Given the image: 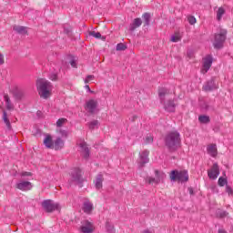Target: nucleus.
Returning a JSON list of instances; mask_svg holds the SVG:
<instances>
[{
  "label": "nucleus",
  "mask_w": 233,
  "mask_h": 233,
  "mask_svg": "<svg viewBox=\"0 0 233 233\" xmlns=\"http://www.w3.org/2000/svg\"><path fill=\"white\" fill-rule=\"evenodd\" d=\"M13 30H15V32H17V34H26V27L23 25H15L13 27Z\"/></svg>",
  "instance_id": "nucleus-29"
},
{
  "label": "nucleus",
  "mask_w": 233,
  "mask_h": 233,
  "mask_svg": "<svg viewBox=\"0 0 233 233\" xmlns=\"http://www.w3.org/2000/svg\"><path fill=\"white\" fill-rule=\"evenodd\" d=\"M183 37V33L177 32L176 33V43H178V41H181V38Z\"/></svg>",
  "instance_id": "nucleus-41"
},
{
  "label": "nucleus",
  "mask_w": 233,
  "mask_h": 233,
  "mask_svg": "<svg viewBox=\"0 0 233 233\" xmlns=\"http://www.w3.org/2000/svg\"><path fill=\"white\" fill-rule=\"evenodd\" d=\"M56 79H57V75L56 74H53L50 76V80L51 81H56Z\"/></svg>",
  "instance_id": "nucleus-49"
},
{
  "label": "nucleus",
  "mask_w": 233,
  "mask_h": 233,
  "mask_svg": "<svg viewBox=\"0 0 233 233\" xmlns=\"http://www.w3.org/2000/svg\"><path fill=\"white\" fill-rule=\"evenodd\" d=\"M201 108L202 110L207 112V110H208V104L207 102H204L203 104H201Z\"/></svg>",
  "instance_id": "nucleus-46"
},
{
  "label": "nucleus",
  "mask_w": 233,
  "mask_h": 233,
  "mask_svg": "<svg viewBox=\"0 0 233 233\" xmlns=\"http://www.w3.org/2000/svg\"><path fill=\"white\" fill-rule=\"evenodd\" d=\"M44 145L46 148H54V140H52V137L47 135L44 139Z\"/></svg>",
  "instance_id": "nucleus-25"
},
{
  "label": "nucleus",
  "mask_w": 233,
  "mask_h": 233,
  "mask_svg": "<svg viewBox=\"0 0 233 233\" xmlns=\"http://www.w3.org/2000/svg\"><path fill=\"white\" fill-rule=\"evenodd\" d=\"M116 50L117 51L127 50V46H125V44H123V43L117 44Z\"/></svg>",
  "instance_id": "nucleus-39"
},
{
  "label": "nucleus",
  "mask_w": 233,
  "mask_h": 233,
  "mask_svg": "<svg viewBox=\"0 0 233 233\" xmlns=\"http://www.w3.org/2000/svg\"><path fill=\"white\" fill-rule=\"evenodd\" d=\"M70 65L73 68H77V63L76 62L75 59H72L70 62Z\"/></svg>",
  "instance_id": "nucleus-48"
},
{
  "label": "nucleus",
  "mask_w": 233,
  "mask_h": 233,
  "mask_svg": "<svg viewBox=\"0 0 233 233\" xmlns=\"http://www.w3.org/2000/svg\"><path fill=\"white\" fill-rule=\"evenodd\" d=\"M82 210L85 214H92V210H94V204L88 199L85 200Z\"/></svg>",
  "instance_id": "nucleus-16"
},
{
  "label": "nucleus",
  "mask_w": 233,
  "mask_h": 233,
  "mask_svg": "<svg viewBox=\"0 0 233 233\" xmlns=\"http://www.w3.org/2000/svg\"><path fill=\"white\" fill-rule=\"evenodd\" d=\"M158 97L167 112H176V103L174 102L176 101V94L170 93L168 88L160 87L158 89Z\"/></svg>",
  "instance_id": "nucleus-1"
},
{
  "label": "nucleus",
  "mask_w": 233,
  "mask_h": 233,
  "mask_svg": "<svg viewBox=\"0 0 233 233\" xmlns=\"http://www.w3.org/2000/svg\"><path fill=\"white\" fill-rule=\"evenodd\" d=\"M170 179L171 181H176V169L171 171Z\"/></svg>",
  "instance_id": "nucleus-45"
},
{
  "label": "nucleus",
  "mask_w": 233,
  "mask_h": 233,
  "mask_svg": "<svg viewBox=\"0 0 233 233\" xmlns=\"http://www.w3.org/2000/svg\"><path fill=\"white\" fill-rule=\"evenodd\" d=\"M42 207L46 210V212H54V210H59V204L55 203L54 201L47 199L42 202Z\"/></svg>",
  "instance_id": "nucleus-5"
},
{
  "label": "nucleus",
  "mask_w": 233,
  "mask_h": 233,
  "mask_svg": "<svg viewBox=\"0 0 233 233\" xmlns=\"http://www.w3.org/2000/svg\"><path fill=\"white\" fill-rule=\"evenodd\" d=\"M94 224L88 220H83L80 227V232L82 233H93L95 230Z\"/></svg>",
  "instance_id": "nucleus-8"
},
{
  "label": "nucleus",
  "mask_w": 233,
  "mask_h": 233,
  "mask_svg": "<svg viewBox=\"0 0 233 233\" xmlns=\"http://www.w3.org/2000/svg\"><path fill=\"white\" fill-rule=\"evenodd\" d=\"M97 127H99V121L97 120H93L89 123V128L91 130H94V128H97Z\"/></svg>",
  "instance_id": "nucleus-34"
},
{
  "label": "nucleus",
  "mask_w": 233,
  "mask_h": 233,
  "mask_svg": "<svg viewBox=\"0 0 233 233\" xmlns=\"http://www.w3.org/2000/svg\"><path fill=\"white\" fill-rule=\"evenodd\" d=\"M20 176L22 177H32V173L31 172L24 171V172L20 173Z\"/></svg>",
  "instance_id": "nucleus-43"
},
{
  "label": "nucleus",
  "mask_w": 233,
  "mask_h": 233,
  "mask_svg": "<svg viewBox=\"0 0 233 233\" xmlns=\"http://www.w3.org/2000/svg\"><path fill=\"white\" fill-rule=\"evenodd\" d=\"M199 123H202V125H208L210 123V116L206 115H201L198 116Z\"/></svg>",
  "instance_id": "nucleus-26"
},
{
  "label": "nucleus",
  "mask_w": 233,
  "mask_h": 233,
  "mask_svg": "<svg viewBox=\"0 0 233 233\" xmlns=\"http://www.w3.org/2000/svg\"><path fill=\"white\" fill-rule=\"evenodd\" d=\"M143 233H154V231L146 229V230L143 231Z\"/></svg>",
  "instance_id": "nucleus-54"
},
{
  "label": "nucleus",
  "mask_w": 233,
  "mask_h": 233,
  "mask_svg": "<svg viewBox=\"0 0 233 233\" xmlns=\"http://www.w3.org/2000/svg\"><path fill=\"white\" fill-rule=\"evenodd\" d=\"M141 25H143V21H141V18H136L130 25L129 30L131 32H134V30H136V28H139Z\"/></svg>",
  "instance_id": "nucleus-22"
},
{
  "label": "nucleus",
  "mask_w": 233,
  "mask_h": 233,
  "mask_svg": "<svg viewBox=\"0 0 233 233\" xmlns=\"http://www.w3.org/2000/svg\"><path fill=\"white\" fill-rule=\"evenodd\" d=\"M106 232H107V233H116V228H114V224L106 221Z\"/></svg>",
  "instance_id": "nucleus-28"
},
{
  "label": "nucleus",
  "mask_w": 233,
  "mask_h": 233,
  "mask_svg": "<svg viewBox=\"0 0 233 233\" xmlns=\"http://www.w3.org/2000/svg\"><path fill=\"white\" fill-rule=\"evenodd\" d=\"M5 65V55L0 53V66Z\"/></svg>",
  "instance_id": "nucleus-47"
},
{
  "label": "nucleus",
  "mask_w": 233,
  "mask_h": 233,
  "mask_svg": "<svg viewBox=\"0 0 233 233\" xmlns=\"http://www.w3.org/2000/svg\"><path fill=\"white\" fill-rule=\"evenodd\" d=\"M155 176L156 177H147L146 179L147 183H149V185H157L167 177L165 172L159 170L155 171Z\"/></svg>",
  "instance_id": "nucleus-4"
},
{
  "label": "nucleus",
  "mask_w": 233,
  "mask_h": 233,
  "mask_svg": "<svg viewBox=\"0 0 233 233\" xmlns=\"http://www.w3.org/2000/svg\"><path fill=\"white\" fill-rule=\"evenodd\" d=\"M187 190H188L190 196H194V189L192 187H188Z\"/></svg>",
  "instance_id": "nucleus-51"
},
{
  "label": "nucleus",
  "mask_w": 233,
  "mask_h": 233,
  "mask_svg": "<svg viewBox=\"0 0 233 233\" xmlns=\"http://www.w3.org/2000/svg\"><path fill=\"white\" fill-rule=\"evenodd\" d=\"M166 145L169 150L174 151V147H176V133H169L166 137Z\"/></svg>",
  "instance_id": "nucleus-10"
},
{
  "label": "nucleus",
  "mask_w": 233,
  "mask_h": 233,
  "mask_svg": "<svg viewBox=\"0 0 233 233\" xmlns=\"http://www.w3.org/2000/svg\"><path fill=\"white\" fill-rule=\"evenodd\" d=\"M71 177L72 181H74L75 183H81V169L79 167H75L74 169H72Z\"/></svg>",
  "instance_id": "nucleus-13"
},
{
  "label": "nucleus",
  "mask_w": 233,
  "mask_h": 233,
  "mask_svg": "<svg viewBox=\"0 0 233 233\" xmlns=\"http://www.w3.org/2000/svg\"><path fill=\"white\" fill-rule=\"evenodd\" d=\"M11 93L15 99H23V96H25V91H23V89L17 86L12 87Z\"/></svg>",
  "instance_id": "nucleus-14"
},
{
  "label": "nucleus",
  "mask_w": 233,
  "mask_h": 233,
  "mask_svg": "<svg viewBox=\"0 0 233 233\" xmlns=\"http://www.w3.org/2000/svg\"><path fill=\"white\" fill-rule=\"evenodd\" d=\"M89 35L95 37V39H102V41H105L106 39L105 36L101 35V33L96 31L89 32Z\"/></svg>",
  "instance_id": "nucleus-27"
},
{
  "label": "nucleus",
  "mask_w": 233,
  "mask_h": 233,
  "mask_svg": "<svg viewBox=\"0 0 233 233\" xmlns=\"http://www.w3.org/2000/svg\"><path fill=\"white\" fill-rule=\"evenodd\" d=\"M94 75H89L85 78L84 82L86 85H87V83H90V81H94Z\"/></svg>",
  "instance_id": "nucleus-40"
},
{
  "label": "nucleus",
  "mask_w": 233,
  "mask_h": 233,
  "mask_svg": "<svg viewBox=\"0 0 233 233\" xmlns=\"http://www.w3.org/2000/svg\"><path fill=\"white\" fill-rule=\"evenodd\" d=\"M218 86H216V80H214V78H211L203 86L205 92H212V90H216Z\"/></svg>",
  "instance_id": "nucleus-15"
},
{
  "label": "nucleus",
  "mask_w": 233,
  "mask_h": 233,
  "mask_svg": "<svg viewBox=\"0 0 233 233\" xmlns=\"http://www.w3.org/2000/svg\"><path fill=\"white\" fill-rule=\"evenodd\" d=\"M67 122L68 120L66 118H59L56 121V128H61L62 127H65V125H66Z\"/></svg>",
  "instance_id": "nucleus-30"
},
{
  "label": "nucleus",
  "mask_w": 233,
  "mask_h": 233,
  "mask_svg": "<svg viewBox=\"0 0 233 233\" xmlns=\"http://www.w3.org/2000/svg\"><path fill=\"white\" fill-rule=\"evenodd\" d=\"M187 21H188L189 25H196V22H197L196 17H194V16H188Z\"/></svg>",
  "instance_id": "nucleus-42"
},
{
  "label": "nucleus",
  "mask_w": 233,
  "mask_h": 233,
  "mask_svg": "<svg viewBox=\"0 0 233 233\" xmlns=\"http://www.w3.org/2000/svg\"><path fill=\"white\" fill-rule=\"evenodd\" d=\"M225 41H227V30L220 29L218 33L215 34L213 46L216 50L221 49L223 45H225Z\"/></svg>",
  "instance_id": "nucleus-3"
},
{
  "label": "nucleus",
  "mask_w": 233,
  "mask_h": 233,
  "mask_svg": "<svg viewBox=\"0 0 233 233\" xmlns=\"http://www.w3.org/2000/svg\"><path fill=\"white\" fill-rule=\"evenodd\" d=\"M208 176L209 179H218V176H219V166H218V163L213 164L211 169L208 171Z\"/></svg>",
  "instance_id": "nucleus-12"
},
{
  "label": "nucleus",
  "mask_w": 233,
  "mask_h": 233,
  "mask_svg": "<svg viewBox=\"0 0 233 233\" xmlns=\"http://www.w3.org/2000/svg\"><path fill=\"white\" fill-rule=\"evenodd\" d=\"M187 54L189 57H192L194 56V53L192 51H187Z\"/></svg>",
  "instance_id": "nucleus-52"
},
{
  "label": "nucleus",
  "mask_w": 233,
  "mask_h": 233,
  "mask_svg": "<svg viewBox=\"0 0 233 233\" xmlns=\"http://www.w3.org/2000/svg\"><path fill=\"white\" fill-rule=\"evenodd\" d=\"M148 154H150L148 150H144L140 153L139 161H138L140 167H143V165H146V163H148L149 161Z\"/></svg>",
  "instance_id": "nucleus-18"
},
{
  "label": "nucleus",
  "mask_w": 233,
  "mask_h": 233,
  "mask_svg": "<svg viewBox=\"0 0 233 233\" xmlns=\"http://www.w3.org/2000/svg\"><path fill=\"white\" fill-rule=\"evenodd\" d=\"M36 88L38 90V94L42 99H48L50 96H52V90L54 86L52 83L45 78H39L36 81Z\"/></svg>",
  "instance_id": "nucleus-2"
},
{
  "label": "nucleus",
  "mask_w": 233,
  "mask_h": 233,
  "mask_svg": "<svg viewBox=\"0 0 233 233\" xmlns=\"http://www.w3.org/2000/svg\"><path fill=\"white\" fill-rule=\"evenodd\" d=\"M143 19H144V21H145V25H146L147 26H148V25H150V14L145 13V14L143 15Z\"/></svg>",
  "instance_id": "nucleus-33"
},
{
  "label": "nucleus",
  "mask_w": 233,
  "mask_h": 233,
  "mask_svg": "<svg viewBox=\"0 0 233 233\" xmlns=\"http://www.w3.org/2000/svg\"><path fill=\"white\" fill-rule=\"evenodd\" d=\"M223 15H225V9H223V7H219L217 12L218 21H221V17H223Z\"/></svg>",
  "instance_id": "nucleus-32"
},
{
  "label": "nucleus",
  "mask_w": 233,
  "mask_h": 233,
  "mask_svg": "<svg viewBox=\"0 0 233 233\" xmlns=\"http://www.w3.org/2000/svg\"><path fill=\"white\" fill-rule=\"evenodd\" d=\"M207 151L211 157H216L218 156V146L216 144H210L207 147Z\"/></svg>",
  "instance_id": "nucleus-19"
},
{
  "label": "nucleus",
  "mask_w": 233,
  "mask_h": 233,
  "mask_svg": "<svg viewBox=\"0 0 233 233\" xmlns=\"http://www.w3.org/2000/svg\"><path fill=\"white\" fill-rule=\"evenodd\" d=\"M137 116H134L132 121H134Z\"/></svg>",
  "instance_id": "nucleus-55"
},
{
  "label": "nucleus",
  "mask_w": 233,
  "mask_h": 233,
  "mask_svg": "<svg viewBox=\"0 0 233 233\" xmlns=\"http://www.w3.org/2000/svg\"><path fill=\"white\" fill-rule=\"evenodd\" d=\"M226 192L228 194V196H232L233 194L232 187H230V186H226Z\"/></svg>",
  "instance_id": "nucleus-44"
},
{
  "label": "nucleus",
  "mask_w": 233,
  "mask_h": 233,
  "mask_svg": "<svg viewBox=\"0 0 233 233\" xmlns=\"http://www.w3.org/2000/svg\"><path fill=\"white\" fill-rule=\"evenodd\" d=\"M3 119L7 128H11L12 126L10 125V120H8V115L6 114V111L3 112Z\"/></svg>",
  "instance_id": "nucleus-31"
},
{
  "label": "nucleus",
  "mask_w": 233,
  "mask_h": 233,
  "mask_svg": "<svg viewBox=\"0 0 233 233\" xmlns=\"http://www.w3.org/2000/svg\"><path fill=\"white\" fill-rule=\"evenodd\" d=\"M154 141V137L152 135H147L146 137V140H145V143L147 145H150V143H152Z\"/></svg>",
  "instance_id": "nucleus-38"
},
{
  "label": "nucleus",
  "mask_w": 233,
  "mask_h": 233,
  "mask_svg": "<svg viewBox=\"0 0 233 233\" xmlns=\"http://www.w3.org/2000/svg\"><path fill=\"white\" fill-rule=\"evenodd\" d=\"M33 187L34 186L30 181L21 180L18 183H16V188H18V190H22L23 192L32 190Z\"/></svg>",
  "instance_id": "nucleus-11"
},
{
  "label": "nucleus",
  "mask_w": 233,
  "mask_h": 233,
  "mask_svg": "<svg viewBox=\"0 0 233 233\" xmlns=\"http://www.w3.org/2000/svg\"><path fill=\"white\" fill-rule=\"evenodd\" d=\"M103 181H104L103 175L98 174L95 180V187L96 190H100V188H103Z\"/></svg>",
  "instance_id": "nucleus-20"
},
{
  "label": "nucleus",
  "mask_w": 233,
  "mask_h": 233,
  "mask_svg": "<svg viewBox=\"0 0 233 233\" xmlns=\"http://www.w3.org/2000/svg\"><path fill=\"white\" fill-rule=\"evenodd\" d=\"M181 147V138L179 137V133L176 132V147Z\"/></svg>",
  "instance_id": "nucleus-36"
},
{
  "label": "nucleus",
  "mask_w": 233,
  "mask_h": 233,
  "mask_svg": "<svg viewBox=\"0 0 233 233\" xmlns=\"http://www.w3.org/2000/svg\"><path fill=\"white\" fill-rule=\"evenodd\" d=\"M214 62V58L212 55H208L203 58V74H207L208 70H210V66H212V63Z\"/></svg>",
  "instance_id": "nucleus-9"
},
{
  "label": "nucleus",
  "mask_w": 233,
  "mask_h": 233,
  "mask_svg": "<svg viewBox=\"0 0 233 233\" xmlns=\"http://www.w3.org/2000/svg\"><path fill=\"white\" fill-rule=\"evenodd\" d=\"M227 183H228L227 178H224L223 177H220L218 178L219 187H225V185H227Z\"/></svg>",
  "instance_id": "nucleus-37"
},
{
  "label": "nucleus",
  "mask_w": 233,
  "mask_h": 233,
  "mask_svg": "<svg viewBox=\"0 0 233 233\" xmlns=\"http://www.w3.org/2000/svg\"><path fill=\"white\" fill-rule=\"evenodd\" d=\"M63 147H65V142L59 137L53 142V148H55V150H61Z\"/></svg>",
  "instance_id": "nucleus-23"
},
{
  "label": "nucleus",
  "mask_w": 233,
  "mask_h": 233,
  "mask_svg": "<svg viewBox=\"0 0 233 233\" xmlns=\"http://www.w3.org/2000/svg\"><path fill=\"white\" fill-rule=\"evenodd\" d=\"M4 101L5 102L6 110H14V103L10 100V96L8 95L4 96Z\"/></svg>",
  "instance_id": "nucleus-24"
},
{
  "label": "nucleus",
  "mask_w": 233,
  "mask_h": 233,
  "mask_svg": "<svg viewBox=\"0 0 233 233\" xmlns=\"http://www.w3.org/2000/svg\"><path fill=\"white\" fill-rule=\"evenodd\" d=\"M80 152L82 153V156L85 159H88L90 157V150L88 149V147L86 146V143L81 142L79 144Z\"/></svg>",
  "instance_id": "nucleus-17"
},
{
  "label": "nucleus",
  "mask_w": 233,
  "mask_h": 233,
  "mask_svg": "<svg viewBox=\"0 0 233 233\" xmlns=\"http://www.w3.org/2000/svg\"><path fill=\"white\" fill-rule=\"evenodd\" d=\"M85 88H86V90H87V92H89L90 94H94V91L90 90V86L86 85V86H85Z\"/></svg>",
  "instance_id": "nucleus-50"
},
{
  "label": "nucleus",
  "mask_w": 233,
  "mask_h": 233,
  "mask_svg": "<svg viewBox=\"0 0 233 233\" xmlns=\"http://www.w3.org/2000/svg\"><path fill=\"white\" fill-rule=\"evenodd\" d=\"M216 218H218V219L228 218V212L225 209L218 208L216 210Z\"/></svg>",
  "instance_id": "nucleus-21"
},
{
  "label": "nucleus",
  "mask_w": 233,
  "mask_h": 233,
  "mask_svg": "<svg viewBox=\"0 0 233 233\" xmlns=\"http://www.w3.org/2000/svg\"><path fill=\"white\" fill-rule=\"evenodd\" d=\"M171 41H172V43H176V35H173L171 36Z\"/></svg>",
  "instance_id": "nucleus-53"
},
{
  "label": "nucleus",
  "mask_w": 233,
  "mask_h": 233,
  "mask_svg": "<svg viewBox=\"0 0 233 233\" xmlns=\"http://www.w3.org/2000/svg\"><path fill=\"white\" fill-rule=\"evenodd\" d=\"M85 109L89 114H96L97 112V100L89 99L86 102Z\"/></svg>",
  "instance_id": "nucleus-7"
},
{
  "label": "nucleus",
  "mask_w": 233,
  "mask_h": 233,
  "mask_svg": "<svg viewBox=\"0 0 233 233\" xmlns=\"http://www.w3.org/2000/svg\"><path fill=\"white\" fill-rule=\"evenodd\" d=\"M188 170H176V181H177L178 183H188Z\"/></svg>",
  "instance_id": "nucleus-6"
},
{
  "label": "nucleus",
  "mask_w": 233,
  "mask_h": 233,
  "mask_svg": "<svg viewBox=\"0 0 233 233\" xmlns=\"http://www.w3.org/2000/svg\"><path fill=\"white\" fill-rule=\"evenodd\" d=\"M56 132L62 136V137H68V131L61 129V127H58L56 129Z\"/></svg>",
  "instance_id": "nucleus-35"
}]
</instances>
